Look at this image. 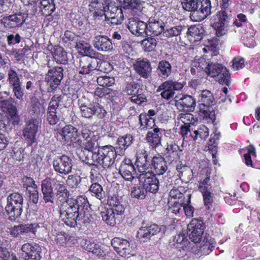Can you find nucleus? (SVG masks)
<instances>
[{
  "instance_id": "f257e3e1",
  "label": "nucleus",
  "mask_w": 260,
  "mask_h": 260,
  "mask_svg": "<svg viewBox=\"0 0 260 260\" xmlns=\"http://www.w3.org/2000/svg\"><path fill=\"white\" fill-rule=\"evenodd\" d=\"M88 206V202L85 197L68 199L60 206V219L70 227H75L78 224L87 225L93 219Z\"/></svg>"
},
{
  "instance_id": "f03ea898",
  "label": "nucleus",
  "mask_w": 260,
  "mask_h": 260,
  "mask_svg": "<svg viewBox=\"0 0 260 260\" xmlns=\"http://www.w3.org/2000/svg\"><path fill=\"white\" fill-rule=\"evenodd\" d=\"M136 165L140 173H144L148 170L152 175H161L168 170L166 161L160 155L151 158L147 151L139 149L137 152Z\"/></svg>"
},
{
  "instance_id": "7ed1b4c3",
  "label": "nucleus",
  "mask_w": 260,
  "mask_h": 260,
  "mask_svg": "<svg viewBox=\"0 0 260 260\" xmlns=\"http://www.w3.org/2000/svg\"><path fill=\"white\" fill-rule=\"evenodd\" d=\"M83 159L86 164L92 166H100L104 169H110L114 164L118 152L112 145L99 147L97 152L90 153Z\"/></svg>"
},
{
  "instance_id": "20e7f679",
  "label": "nucleus",
  "mask_w": 260,
  "mask_h": 260,
  "mask_svg": "<svg viewBox=\"0 0 260 260\" xmlns=\"http://www.w3.org/2000/svg\"><path fill=\"white\" fill-rule=\"evenodd\" d=\"M78 105L81 114L84 118L90 119L94 116L102 119L107 113L104 107L99 103L93 102L89 103L84 98L79 99Z\"/></svg>"
},
{
  "instance_id": "39448f33",
  "label": "nucleus",
  "mask_w": 260,
  "mask_h": 260,
  "mask_svg": "<svg viewBox=\"0 0 260 260\" xmlns=\"http://www.w3.org/2000/svg\"><path fill=\"white\" fill-rule=\"evenodd\" d=\"M23 197L17 192L11 193L7 198V205L5 210L11 221L19 219L22 213Z\"/></svg>"
},
{
  "instance_id": "423d86ee",
  "label": "nucleus",
  "mask_w": 260,
  "mask_h": 260,
  "mask_svg": "<svg viewBox=\"0 0 260 260\" xmlns=\"http://www.w3.org/2000/svg\"><path fill=\"white\" fill-rule=\"evenodd\" d=\"M206 74L211 77L215 78L220 84H224L227 86L230 84V74L229 71L221 64L210 63L208 69L206 70Z\"/></svg>"
},
{
  "instance_id": "0eeeda50",
  "label": "nucleus",
  "mask_w": 260,
  "mask_h": 260,
  "mask_svg": "<svg viewBox=\"0 0 260 260\" xmlns=\"http://www.w3.org/2000/svg\"><path fill=\"white\" fill-rule=\"evenodd\" d=\"M230 18L224 11L217 13L214 17V22L212 26L215 30L216 36L222 37L227 34L229 30Z\"/></svg>"
},
{
  "instance_id": "6e6552de",
  "label": "nucleus",
  "mask_w": 260,
  "mask_h": 260,
  "mask_svg": "<svg viewBox=\"0 0 260 260\" xmlns=\"http://www.w3.org/2000/svg\"><path fill=\"white\" fill-rule=\"evenodd\" d=\"M104 15L108 23L113 25L121 24L123 21L124 15L121 8L113 4H110L103 7Z\"/></svg>"
},
{
  "instance_id": "1a4fd4ad",
  "label": "nucleus",
  "mask_w": 260,
  "mask_h": 260,
  "mask_svg": "<svg viewBox=\"0 0 260 260\" xmlns=\"http://www.w3.org/2000/svg\"><path fill=\"white\" fill-rule=\"evenodd\" d=\"M38 226L36 223L20 224L11 229L10 235L16 238L27 239L35 235Z\"/></svg>"
},
{
  "instance_id": "9d476101",
  "label": "nucleus",
  "mask_w": 260,
  "mask_h": 260,
  "mask_svg": "<svg viewBox=\"0 0 260 260\" xmlns=\"http://www.w3.org/2000/svg\"><path fill=\"white\" fill-rule=\"evenodd\" d=\"M62 139L67 143L74 147L81 146L82 141L81 140L80 133L77 128L72 125H67L60 132Z\"/></svg>"
},
{
  "instance_id": "9b49d317",
  "label": "nucleus",
  "mask_w": 260,
  "mask_h": 260,
  "mask_svg": "<svg viewBox=\"0 0 260 260\" xmlns=\"http://www.w3.org/2000/svg\"><path fill=\"white\" fill-rule=\"evenodd\" d=\"M52 165L56 173L67 175L72 172L73 161L69 156L62 155L53 159Z\"/></svg>"
},
{
  "instance_id": "f8f14e48",
  "label": "nucleus",
  "mask_w": 260,
  "mask_h": 260,
  "mask_svg": "<svg viewBox=\"0 0 260 260\" xmlns=\"http://www.w3.org/2000/svg\"><path fill=\"white\" fill-rule=\"evenodd\" d=\"M184 86L183 83L173 80H168L160 84L156 91L160 92V95L161 98L169 100L172 98L175 90H181Z\"/></svg>"
},
{
  "instance_id": "ddd939ff",
  "label": "nucleus",
  "mask_w": 260,
  "mask_h": 260,
  "mask_svg": "<svg viewBox=\"0 0 260 260\" xmlns=\"http://www.w3.org/2000/svg\"><path fill=\"white\" fill-rule=\"evenodd\" d=\"M198 101L201 105L206 108V109L203 110L204 113V117L209 119L210 122H213L215 120L214 112L208 111V107L212 105L214 101L212 93L209 90H205L202 91L199 96Z\"/></svg>"
},
{
  "instance_id": "4468645a",
  "label": "nucleus",
  "mask_w": 260,
  "mask_h": 260,
  "mask_svg": "<svg viewBox=\"0 0 260 260\" xmlns=\"http://www.w3.org/2000/svg\"><path fill=\"white\" fill-rule=\"evenodd\" d=\"M141 173L139 180L140 183H142L146 191L156 193L159 188V181L156 176L152 175L149 170Z\"/></svg>"
},
{
  "instance_id": "2eb2a0df",
  "label": "nucleus",
  "mask_w": 260,
  "mask_h": 260,
  "mask_svg": "<svg viewBox=\"0 0 260 260\" xmlns=\"http://www.w3.org/2000/svg\"><path fill=\"white\" fill-rule=\"evenodd\" d=\"M198 9L190 14L191 19L194 21H201L211 14V4L210 0H200Z\"/></svg>"
},
{
  "instance_id": "dca6fc26",
  "label": "nucleus",
  "mask_w": 260,
  "mask_h": 260,
  "mask_svg": "<svg viewBox=\"0 0 260 260\" xmlns=\"http://www.w3.org/2000/svg\"><path fill=\"white\" fill-rule=\"evenodd\" d=\"M111 246L119 255L126 257L133 255L134 249L128 241L126 239L115 237L111 241Z\"/></svg>"
},
{
  "instance_id": "f3484780",
  "label": "nucleus",
  "mask_w": 260,
  "mask_h": 260,
  "mask_svg": "<svg viewBox=\"0 0 260 260\" xmlns=\"http://www.w3.org/2000/svg\"><path fill=\"white\" fill-rule=\"evenodd\" d=\"M39 122L37 119L32 118L25 124L23 129V136L29 146L36 142Z\"/></svg>"
},
{
  "instance_id": "a211bd4d",
  "label": "nucleus",
  "mask_w": 260,
  "mask_h": 260,
  "mask_svg": "<svg viewBox=\"0 0 260 260\" xmlns=\"http://www.w3.org/2000/svg\"><path fill=\"white\" fill-rule=\"evenodd\" d=\"M63 70L61 67L50 69L45 77L47 84L52 89L56 88L60 84L63 77Z\"/></svg>"
},
{
  "instance_id": "6ab92c4d",
  "label": "nucleus",
  "mask_w": 260,
  "mask_h": 260,
  "mask_svg": "<svg viewBox=\"0 0 260 260\" xmlns=\"http://www.w3.org/2000/svg\"><path fill=\"white\" fill-rule=\"evenodd\" d=\"M204 232L203 222L198 219H192L187 226L189 238L194 243L200 242Z\"/></svg>"
},
{
  "instance_id": "aec40b11",
  "label": "nucleus",
  "mask_w": 260,
  "mask_h": 260,
  "mask_svg": "<svg viewBox=\"0 0 260 260\" xmlns=\"http://www.w3.org/2000/svg\"><path fill=\"white\" fill-rule=\"evenodd\" d=\"M27 17V14L25 12H19L4 17L3 22L5 26L7 28H16L22 25Z\"/></svg>"
},
{
  "instance_id": "412c9836",
  "label": "nucleus",
  "mask_w": 260,
  "mask_h": 260,
  "mask_svg": "<svg viewBox=\"0 0 260 260\" xmlns=\"http://www.w3.org/2000/svg\"><path fill=\"white\" fill-rule=\"evenodd\" d=\"M165 230V227L164 226H159L155 224L148 226L141 227L137 232V237L141 242H145L152 236L159 233L164 234Z\"/></svg>"
},
{
  "instance_id": "4be33fe9",
  "label": "nucleus",
  "mask_w": 260,
  "mask_h": 260,
  "mask_svg": "<svg viewBox=\"0 0 260 260\" xmlns=\"http://www.w3.org/2000/svg\"><path fill=\"white\" fill-rule=\"evenodd\" d=\"M57 183V178L47 177L43 180L41 184L43 199L45 203H53L54 192L53 188Z\"/></svg>"
},
{
  "instance_id": "5701e85b",
  "label": "nucleus",
  "mask_w": 260,
  "mask_h": 260,
  "mask_svg": "<svg viewBox=\"0 0 260 260\" xmlns=\"http://www.w3.org/2000/svg\"><path fill=\"white\" fill-rule=\"evenodd\" d=\"M177 109L180 111L192 112L196 107V101L190 95L179 94L174 98Z\"/></svg>"
},
{
  "instance_id": "b1692460",
  "label": "nucleus",
  "mask_w": 260,
  "mask_h": 260,
  "mask_svg": "<svg viewBox=\"0 0 260 260\" xmlns=\"http://www.w3.org/2000/svg\"><path fill=\"white\" fill-rule=\"evenodd\" d=\"M21 250L23 260H39L41 258V248L37 244L25 243L22 246Z\"/></svg>"
},
{
  "instance_id": "393cba45",
  "label": "nucleus",
  "mask_w": 260,
  "mask_h": 260,
  "mask_svg": "<svg viewBox=\"0 0 260 260\" xmlns=\"http://www.w3.org/2000/svg\"><path fill=\"white\" fill-rule=\"evenodd\" d=\"M127 27L129 30L135 36L147 35V24L138 20L137 17L134 16L129 19Z\"/></svg>"
},
{
  "instance_id": "a878e982",
  "label": "nucleus",
  "mask_w": 260,
  "mask_h": 260,
  "mask_svg": "<svg viewBox=\"0 0 260 260\" xmlns=\"http://www.w3.org/2000/svg\"><path fill=\"white\" fill-rule=\"evenodd\" d=\"M134 67L136 73L143 78L147 79L151 74V63L146 58H138L134 64Z\"/></svg>"
},
{
  "instance_id": "bb28decb",
  "label": "nucleus",
  "mask_w": 260,
  "mask_h": 260,
  "mask_svg": "<svg viewBox=\"0 0 260 260\" xmlns=\"http://www.w3.org/2000/svg\"><path fill=\"white\" fill-rule=\"evenodd\" d=\"M170 196L174 200L173 204L170 207V212L175 214L183 212V207L184 203V197L178 190L172 189L170 192Z\"/></svg>"
},
{
  "instance_id": "cd10ccee",
  "label": "nucleus",
  "mask_w": 260,
  "mask_h": 260,
  "mask_svg": "<svg viewBox=\"0 0 260 260\" xmlns=\"http://www.w3.org/2000/svg\"><path fill=\"white\" fill-rule=\"evenodd\" d=\"M119 173L126 180L132 181L136 175V169L129 159L125 158L121 162Z\"/></svg>"
},
{
  "instance_id": "c85d7f7f",
  "label": "nucleus",
  "mask_w": 260,
  "mask_h": 260,
  "mask_svg": "<svg viewBox=\"0 0 260 260\" xmlns=\"http://www.w3.org/2000/svg\"><path fill=\"white\" fill-rule=\"evenodd\" d=\"M93 45L95 49L101 52H110L113 48L111 40L105 36L100 35L95 37Z\"/></svg>"
},
{
  "instance_id": "c756f323",
  "label": "nucleus",
  "mask_w": 260,
  "mask_h": 260,
  "mask_svg": "<svg viewBox=\"0 0 260 260\" xmlns=\"http://www.w3.org/2000/svg\"><path fill=\"white\" fill-rule=\"evenodd\" d=\"M164 132L165 129L156 127L147 133L146 140L152 148H155L160 145Z\"/></svg>"
},
{
  "instance_id": "7c9ffc66",
  "label": "nucleus",
  "mask_w": 260,
  "mask_h": 260,
  "mask_svg": "<svg viewBox=\"0 0 260 260\" xmlns=\"http://www.w3.org/2000/svg\"><path fill=\"white\" fill-rule=\"evenodd\" d=\"M123 6V8L130 9L134 16L140 17L143 13L141 0H117Z\"/></svg>"
},
{
  "instance_id": "2f4dec72",
  "label": "nucleus",
  "mask_w": 260,
  "mask_h": 260,
  "mask_svg": "<svg viewBox=\"0 0 260 260\" xmlns=\"http://www.w3.org/2000/svg\"><path fill=\"white\" fill-rule=\"evenodd\" d=\"M164 31V23L155 18H150L147 24V35L158 36Z\"/></svg>"
},
{
  "instance_id": "473e14b6",
  "label": "nucleus",
  "mask_w": 260,
  "mask_h": 260,
  "mask_svg": "<svg viewBox=\"0 0 260 260\" xmlns=\"http://www.w3.org/2000/svg\"><path fill=\"white\" fill-rule=\"evenodd\" d=\"M183 147V144L181 147L175 143L168 144L166 149V155L168 160L173 161L180 159Z\"/></svg>"
},
{
  "instance_id": "72a5a7b5",
  "label": "nucleus",
  "mask_w": 260,
  "mask_h": 260,
  "mask_svg": "<svg viewBox=\"0 0 260 260\" xmlns=\"http://www.w3.org/2000/svg\"><path fill=\"white\" fill-rule=\"evenodd\" d=\"M204 32L203 26L200 25L191 26L187 31L188 40L191 43H196L203 39Z\"/></svg>"
},
{
  "instance_id": "f704fd0d",
  "label": "nucleus",
  "mask_w": 260,
  "mask_h": 260,
  "mask_svg": "<svg viewBox=\"0 0 260 260\" xmlns=\"http://www.w3.org/2000/svg\"><path fill=\"white\" fill-rule=\"evenodd\" d=\"M133 138L131 135L127 134L118 138L115 149L119 155H123L125 150L133 142Z\"/></svg>"
},
{
  "instance_id": "c9c22d12",
  "label": "nucleus",
  "mask_w": 260,
  "mask_h": 260,
  "mask_svg": "<svg viewBox=\"0 0 260 260\" xmlns=\"http://www.w3.org/2000/svg\"><path fill=\"white\" fill-rule=\"evenodd\" d=\"M97 61L91 59L83 57L80 60L79 73L81 74H88L91 71L96 69Z\"/></svg>"
},
{
  "instance_id": "e433bc0d",
  "label": "nucleus",
  "mask_w": 260,
  "mask_h": 260,
  "mask_svg": "<svg viewBox=\"0 0 260 260\" xmlns=\"http://www.w3.org/2000/svg\"><path fill=\"white\" fill-rule=\"evenodd\" d=\"M109 209L120 220L122 215L124 214L125 208L122 205L117 197H112L108 200Z\"/></svg>"
},
{
  "instance_id": "4c0bfd02",
  "label": "nucleus",
  "mask_w": 260,
  "mask_h": 260,
  "mask_svg": "<svg viewBox=\"0 0 260 260\" xmlns=\"http://www.w3.org/2000/svg\"><path fill=\"white\" fill-rule=\"evenodd\" d=\"M83 247L86 250L97 256H103L106 255L107 253L101 245L90 240H86Z\"/></svg>"
},
{
  "instance_id": "58836bf2",
  "label": "nucleus",
  "mask_w": 260,
  "mask_h": 260,
  "mask_svg": "<svg viewBox=\"0 0 260 260\" xmlns=\"http://www.w3.org/2000/svg\"><path fill=\"white\" fill-rule=\"evenodd\" d=\"M53 57L57 63L66 64L68 61L67 53L60 46H55L51 51Z\"/></svg>"
},
{
  "instance_id": "ea45409f",
  "label": "nucleus",
  "mask_w": 260,
  "mask_h": 260,
  "mask_svg": "<svg viewBox=\"0 0 260 260\" xmlns=\"http://www.w3.org/2000/svg\"><path fill=\"white\" fill-rule=\"evenodd\" d=\"M193 128L191 130L193 131V140L201 141L205 140L208 137L209 129L205 125L196 124Z\"/></svg>"
},
{
  "instance_id": "a19ab883",
  "label": "nucleus",
  "mask_w": 260,
  "mask_h": 260,
  "mask_svg": "<svg viewBox=\"0 0 260 260\" xmlns=\"http://www.w3.org/2000/svg\"><path fill=\"white\" fill-rule=\"evenodd\" d=\"M19 105L17 101L12 98L0 102V111L5 114H8L17 110L16 105Z\"/></svg>"
},
{
  "instance_id": "79ce46f5",
  "label": "nucleus",
  "mask_w": 260,
  "mask_h": 260,
  "mask_svg": "<svg viewBox=\"0 0 260 260\" xmlns=\"http://www.w3.org/2000/svg\"><path fill=\"white\" fill-rule=\"evenodd\" d=\"M39 4L40 11L44 16L51 15L55 10L54 0H41Z\"/></svg>"
},
{
  "instance_id": "37998d69",
  "label": "nucleus",
  "mask_w": 260,
  "mask_h": 260,
  "mask_svg": "<svg viewBox=\"0 0 260 260\" xmlns=\"http://www.w3.org/2000/svg\"><path fill=\"white\" fill-rule=\"evenodd\" d=\"M156 71L159 77L166 79L171 74L172 66L169 61L161 60L158 64Z\"/></svg>"
},
{
  "instance_id": "c03bdc74",
  "label": "nucleus",
  "mask_w": 260,
  "mask_h": 260,
  "mask_svg": "<svg viewBox=\"0 0 260 260\" xmlns=\"http://www.w3.org/2000/svg\"><path fill=\"white\" fill-rule=\"evenodd\" d=\"M176 170L178 173L180 178L190 180L192 178V170L189 167L184 165L181 161H179L176 165Z\"/></svg>"
},
{
  "instance_id": "a18cd8bd",
  "label": "nucleus",
  "mask_w": 260,
  "mask_h": 260,
  "mask_svg": "<svg viewBox=\"0 0 260 260\" xmlns=\"http://www.w3.org/2000/svg\"><path fill=\"white\" fill-rule=\"evenodd\" d=\"M140 128L141 130L151 129L155 125V119L150 118L146 113H142L139 116Z\"/></svg>"
},
{
  "instance_id": "49530a36",
  "label": "nucleus",
  "mask_w": 260,
  "mask_h": 260,
  "mask_svg": "<svg viewBox=\"0 0 260 260\" xmlns=\"http://www.w3.org/2000/svg\"><path fill=\"white\" fill-rule=\"evenodd\" d=\"M103 220L110 226H114L117 221H120L117 217L109 208L101 212Z\"/></svg>"
},
{
  "instance_id": "de8ad7c7",
  "label": "nucleus",
  "mask_w": 260,
  "mask_h": 260,
  "mask_svg": "<svg viewBox=\"0 0 260 260\" xmlns=\"http://www.w3.org/2000/svg\"><path fill=\"white\" fill-rule=\"evenodd\" d=\"M209 63V62H207L206 59L204 57L195 58L191 64V73L196 72V69H197L198 72L203 71L206 73V70L208 69Z\"/></svg>"
},
{
  "instance_id": "09e8293b",
  "label": "nucleus",
  "mask_w": 260,
  "mask_h": 260,
  "mask_svg": "<svg viewBox=\"0 0 260 260\" xmlns=\"http://www.w3.org/2000/svg\"><path fill=\"white\" fill-rule=\"evenodd\" d=\"M179 122L184 124L182 126L195 125L198 123V119L190 113H181L178 117Z\"/></svg>"
},
{
  "instance_id": "8fccbe9b",
  "label": "nucleus",
  "mask_w": 260,
  "mask_h": 260,
  "mask_svg": "<svg viewBox=\"0 0 260 260\" xmlns=\"http://www.w3.org/2000/svg\"><path fill=\"white\" fill-rule=\"evenodd\" d=\"M81 147H82V148H84L88 151L87 155H89V157H90V153H94L93 152L94 150L98 148L99 149V147H100L97 140L94 137H92V138H90L89 140L85 141L84 142H82Z\"/></svg>"
},
{
  "instance_id": "3c124183",
  "label": "nucleus",
  "mask_w": 260,
  "mask_h": 260,
  "mask_svg": "<svg viewBox=\"0 0 260 260\" xmlns=\"http://www.w3.org/2000/svg\"><path fill=\"white\" fill-rule=\"evenodd\" d=\"M76 47L80 53L86 56H91L94 54V51L91 45L83 41L77 42Z\"/></svg>"
},
{
  "instance_id": "603ef678",
  "label": "nucleus",
  "mask_w": 260,
  "mask_h": 260,
  "mask_svg": "<svg viewBox=\"0 0 260 260\" xmlns=\"http://www.w3.org/2000/svg\"><path fill=\"white\" fill-rule=\"evenodd\" d=\"M7 80L9 82V86L12 88L21 86V83L17 73L14 70L10 69L8 71Z\"/></svg>"
},
{
  "instance_id": "864d4df0",
  "label": "nucleus",
  "mask_w": 260,
  "mask_h": 260,
  "mask_svg": "<svg viewBox=\"0 0 260 260\" xmlns=\"http://www.w3.org/2000/svg\"><path fill=\"white\" fill-rule=\"evenodd\" d=\"M193 125L181 126L180 133L183 138V143L184 142H188L193 140V131L191 130V128H193Z\"/></svg>"
},
{
  "instance_id": "5fc2aeb1",
  "label": "nucleus",
  "mask_w": 260,
  "mask_h": 260,
  "mask_svg": "<svg viewBox=\"0 0 260 260\" xmlns=\"http://www.w3.org/2000/svg\"><path fill=\"white\" fill-rule=\"evenodd\" d=\"M141 44L145 51L151 52L155 49L157 41L154 38L148 37L143 40L141 41Z\"/></svg>"
},
{
  "instance_id": "6e6d98bb",
  "label": "nucleus",
  "mask_w": 260,
  "mask_h": 260,
  "mask_svg": "<svg viewBox=\"0 0 260 260\" xmlns=\"http://www.w3.org/2000/svg\"><path fill=\"white\" fill-rule=\"evenodd\" d=\"M198 189L202 193L213 191L210 176H207L199 181Z\"/></svg>"
},
{
  "instance_id": "4d7b16f0",
  "label": "nucleus",
  "mask_w": 260,
  "mask_h": 260,
  "mask_svg": "<svg viewBox=\"0 0 260 260\" xmlns=\"http://www.w3.org/2000/svg\"><path fill=\"white\" fill-rule=\"evenodd\" d=\"M182 29L183 27L182 26H175L166 29V30L163 31L162 35L167 38L178 37L181 34Z\"/></svg>"
},
{
  "instance_id": "13d9d810",
  "label": "nucleus",
  "mask_w": 260,
  "mask_h": 260,
  "mask_svg": "<svg viewBox=\"0 0 260 260\" xmlns=\"http://www.w3.org/2000/svg\"><path fill=\"white\" fill-rule=\"evenodd\" d=\"M146 192L143 186H134L131 188V196L132 198L143 199L146 197Z\"/></svg>"
},
{
  "instance_id": "bf43d9fd",
  "label": "nucleus",
  "mask_w": 260,
  "mask_h": 260,
  "mask_svg": "<svg viewBox=\"0 0 260 260\" xmlns=\"http://www.w3.org/2000/svg\"><path fill=\"white\" fill-rule=\"evenodd\" d=\"M90 191L92 196H95L97 199L101 200L104 194L102 186L96 182L93 183L90 187Z\"/></svg>"
},
{
  "instance_id": "052dcab7",
  "label": "nucleus",
  "mask_w": 260,
  "mask_h": 260,
  "mask_svg": "<svg viewBox=\"0 0 260 260\" xmlns=\"http://www.w3.org/2000/svg\"><path fill=\"white\" fill-rule=\"evenodd\" d=\"M98 84L103 87L111 86L115 83V79L113 77L109 76H100L96 80Z\"/></svg>"
},
{
  "instance_id": "680f3d73",
  "label": "nucleus",
  "mask_w": 260,
  "mask_h": 260,
  "mask_svg": "<svg viewBox=\"0 0 260 260\" xmlns=\"http://www.w3.org/2000/svg\"><path fill=\"white\" fill-rule=\"evenodd\" d=\"M70 239L69 235L64 232H59L56 234L52 240L56 242L59 246L65 244Z\"/></svg>"
},
{
  "instance_id": "e2e57ef3",
  "label": "nucleus",
  "mask_w": 260,
  "mask_h": 260,
  "mask_svg": "<svg viewBox=\"0 0 260 260\" xmlns=\"http://www.w3.org/2000/svg\"><path fill=\"white\" fill-rule=\"evenodd\" d=\"M181 4L185 10L191 12L190 14L198 9V3L194 0H183Z\"/></svg>"
},
{
  "instance_id": "0e129e2a",
  "label": "nucleus",
  "mask_w": 260,
  "mask_h": 260,
  "mask_svg": "<svg viewBox=\"0 0 260 260\" xmlns=\"http://www.w3.org/2000/svg\"><path fill=\"white\" fill-rule=\"evenodd\" d=\"M55 187L57 189L58 197L60 198L62 197L64 199L66 202L68 200H66V198L68 197L69 192L64 184L63 183H61V182L57 180V183L55 184Z\"/></svg>"
},
{
  "instance_id": "69168bd1",
  "label": "nucleus",
  "mask_w": 260,
  "mask_h": 260,
  "mask_svg": "<svg viewBox=\"0 0 260 260\" xmlns=\"http://www.w3.org/2000/svg\"><path fill=\"white\" fill-rule=\"evenodd\" d=\"M81 177L77 175H70L66 180L67 185L71 188H76L81 182Z\"/></svg>"
},
{
  "instance_id": "338daca9",
  "label": "nucleus",
  "mask_w": 260,
  "mask_h": 260,
  "mask_svg": "<svg viewBox=\"0 0 260 260\" xmlns=\"http://www.w3.org/2000/svg\"><path fill=\"white\" fill-rule=\"evenodd\" d=\"M203 198L204 205L207 209H211L213 202V191L202 193Z\"/></svg>"
},
{
  "instance_id": "774afa93",
  "label": "nucleus",
  "mask_w": 260,
  "mask_h": 260,
  "mask_svg": "<svg viewBox=\"0 0 260 260\" xmlns=\"http://www.w3.org/2000/svg\"><path fill=\"white\" fill-rule=\"evenodd\" d=\"M12 89L14 96L17 100V103L19 105H21L24 102L23 90L22 89L21 86H17Z\"/></svg>"
}]
</instances>
